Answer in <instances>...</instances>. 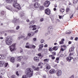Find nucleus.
<instances>
[{
	"label": "nucleus",
	"instance_id": "nucleus-31",
	"mask_svg": "<svg viewBox=\"0 0 78 78\" xmlns=\"http://www.w3.org/2000/svg\"><path fill=\"white\" fill-rule=\"evenodd\" d=\"M8 32H9V33H16V32H15L14 30H9Z\"/></svg>",
	"mask_w": 78,
	"mask_h": 78
},
{
	"label": "nucleus",
	"instance_id": "nucleus-11",
	"mask_svg": "<svg viewBox=\"0 0 78 78\" xmlns=\"http://www.w3.org/2000/svg\"><path fill=\"white\" fill-rule=\"evenodd\" d=\"M34 60L35 62H39V58L38 57H35L34 58Z\"/></svg>",
	"mask_w": 78,
	"mask_h": 78
},
{
	"label": "nucleus",
	"instance_id": "nucleus-1",
	"mask_svg": "<svg viewBox=\"0 0 78 78\" xmlns=\"http://www.w3.org/2000/svg\"><path fill=\"white\" fill-rule=\"evenodd\" d=\"M26 73L27 76L31 77L33 75V71L31 69L28 68L27 69Z\"/></svg>",
	"mask_w": 78,
	"mask_h": 78
},
{
	"label": "nucleus",
	"instance_id": "nucleus-47",
	"mask_svg": "<svg viewBox=\"0 0 78 78\" xmlns=\"http://www.w3.org/2000/svg\"><path fill=\"white\" fill-rule=\"evenodd\" d=\"M25 47L26 48H30V47L28 45L27 46H25Z\"/></svg>",
	"mask_w": 78,
	"mask_h": 78
},
{
	"label": "nucleus",
	"instance_id": "nucleus-35",
	"mask_svg": "<svg viewBox=\"0 0 78 78\" xmlns=\"http://www.w3.org/2000/svg\"><path fill=\"white\" fill-rule=\"evenodd\" d=\"M33 22L32 21L30 22V23H29V25H30V26L32 25H33Z\"/></svg>",
	"mask_w": 78,
	"mask_h": 78
},
{
	"label": "nucleus",
	"instance_id": "nucleus-40",
	"mask_svg": "<svg viewBox=\"0 0 78 78\" xmlns=\"http://www.w3.org/2000/svg\"><path fill=\"white\" fill-rule=\"evenodd\" d=\"M42 64H44V63H43L42 62H40V63H39L38 64V66H41L42 65Z\"/></svg>",
	"mask_w": 78,
	"mask_h": 78
},
{
	"label": "nucleus",
	"instance_id": "nucleus-36",
	"mask_svg": "<svg viewBox=\"0 0 78 78\" xmlns=\"http://www.w3.org/2000/svg\"><path fill=\"white\" fill-rule=\"evenodd\" d=\"M22 78H27V76L26 75H24L23 76Z\"/></svg>",
	"mask_w": 78,
	"mask_h": 78
},
{
	"label": "nucleus",
	"instance_id": "nucleus-27",
	"mask_svg": "<svg viewBox=\"0 0 78 78\" xmlns=\"http://www.w3.org/2000/svg\"><path fill=\"white\" fill-rule=\"evenodd\" d=\"M44 62H48L49 61V59L48 58H46L44 59Z\"/></svg>",
	"mask_w": 78,
	"mask_h": 78
},
{
	"label": "nucleus",
	"instance_id": "nucleus-19",
	"mask_svg": "<svg viewBox=\"0 0 78 78\" xmlns=\"http://www.w3.org/2000/svg\"><path fill=\"white\" fill-rule=\"evenodd\" d=\"M73 58L72 57H68L66 58V59L67 61H71L72 60V59H73Z\"/></svg>",
	"mask_w": 78,
	"mask_h": 78
},
{
	"label": "nucleus",
	"instance_id": "nucleus-14",
	"mask_svg": "<svg viewBox=\"0 0 78 78\" xmlns=\"http://www.w3.org/2000/svg\"><path fill=\"white\" fill-rule=\"evenodd\" d=\"M4 64H5V62H4V61H0V67H3V66Z\"/></svg>",
	"mask_w": 78,
	"mask_h": 78
},
{
	"label": "nucleus",
	"instance_id": "nucleus-29",
	"mask_svg": "<svg viewBox=\"0 0 78 78\" xmlns=\"http://www.w3.org/2000/svg\"><path fill=\"white\" fill-rule=\"evenodd\" d=\"M53 56V55H51L49 56V57L50 58L51 57V59H55V57Z\"/></svg>",
	"mask_w": 78,
	"mask_h": 78
},
{
	"label": "nucleus",
	"instance_id": "nucleus-25",
	"mask_svg": "<svg viewBox=\"0 0 78 78\" xmlns=\"http://www.w3.org/2000/svg\"><path fill=\"white\" fill-rule=\"evenodd\" d=\"M30 38V37L28 36L26 38H24L23 40L24 41H27V40H28V39H29Z\"/></svg>",
	"mask_w": 78,
	"mask_h": 78
},
{
	"label": "nucleus",
	"instance_id": "nucleus-64",
	"mask_svg": "<svg viewBox=\"0 0 78 78\" xmlns=\"http://www.w3.org/2000/svg\"><path fill=\"white\" fill-rule=\"evenodd\" d=\"M70 78H74V76H72Z\"/></svg>",
	"mask_w": 78,
	"mask_h": 78
},
{
	"label": "nucleus",
	"instance_id": "nucleus-9",
	"mask_svg": "<svg viewBox=\"0 0 78 78\" xmlns=\"http://www.w3.org/2000/svg\"><path fill=\"white\" fill-rule=\"evenodd\" d=\"M5 55H0V60H4L5 59Z\"/></svg>",
	"mask_w": 78,
	"mask_h": 78
},
{
	"label": "nucleus",
	"instance_id": "nucleus-53",
	"mask_svg": "<svg viewBox=\"0 0 78 78\" xmlns=\"http://www.w3.org/2000/svg\"><path fill=\"white\" fill-rule=\"evenodd\" d=\"M16 74L17 76H19V73H18V71H17L16 72Z\"/></svg>",
	"mask_w": 78,
	"mask_h": 78
},
{
	"label": "nucleus",
	"instance_id": "nucleus-4",
	"mask_svg": "<svg viewBox=\"0 0 78 78\" xmlns=\"http://www.w3.org/2000/svg\"><path fill=\"white\" fill-rule=\"evenodd\" d=\"M13 6L15 8H17L18 9H20L21 7L20 5L18 3H14L13 4Z\"/></svg>",
	"mask_w": 78,
	"mask_h": 78
},
{
	"label": "nucleus",
	"instance_id": "nucleus-12",
	"mask_svg": "<svg viewBox=\"0 0 78 78\" xmlns=\"http://www.w3.org/2000/svg\"><path fill=\"white\" fill-rule=\"evenodd\" d=\"M48 30L49 33H51L53 31V28L52 27L50 26L48 27Z\"/></svg>",
	"mask_w": 78,
	"mask_h": 78
},
{
	"label": "nucleus",
	"instance_id": "nucleus-13",
	"mask_svg": "<svg viewBox=\"0 0 78 78\" xmlns=\"http://www.w3.org/2000/svg\"><path fill=\"white\" fill-rule=\"evenodd\" d=\"M39 48L38 49L39 51H40V50H41L42 48H43L44 47V45L43 44H41L39 45Z\"/></svg>",
	"mask_w": 78,
	"mask_h": 78
},
{
	"label": "nucleus",
	"instance_id": "nucleus-63",
	"mask_svg": "<svg viewBox=\"0 0 78 78\" xmlns=\"http://www.w3.org/2000/svg\"><path fill=\"white\" fill-rule=\"evenodd\" d=\"M4 33V32H0V34H3Z\"/></svg>",
	"mask_w": 78,
	"mask_h": 78
},
{
	"label": "nucleus",
	"instance_id": "nucleus-8",
	"mask_svg": "<svg viewBox=\"0 0 78 78\" xmlns=\"http://www.w3.org/2000/svg\"><path fill=\"white\" fill-rule=\"evenodd\" d=\"M32 68L34 71H39V67H36L34 66H32Z\"/></svg>",
	"mask_w": 78,
	"mask_h": 78
},
{
	"label": "nucleus",
	"instance_id": "nucleus-20",
	"mask_svg": "<svg viewBox=\"0 0 78 78\" xmlns=\"http://www.w3.org/2000/svg\"><path fill=\"white\" fill-rule=\"evenodd\" d=\"M74 48H75V47H71L69 49V51L71 52L72 51H73V50H74Z\"/></svg>",
	"mask_w": 78,
	"mask_h": 78
},
{
	"label": "nucleus",
	"instance_id": "nucleus-17",
	"mask_svg": "<svg viewBox=\"0 0 78 78\" xmlns=\"http://www.w3.org/2000/svg\"><path fill=\"white\" fill-rule=\"evenodd\" d=\"M10 60L11 62H12L14 63V62H15V58L14 57H12L10 58Z\"/></svg>",
	"mask_w": 78,
	"mask_h": 78
},
{
	"label": "nucleus",
	"instance_id": "nucleus-62",
	"mask_svg": "<svg viewBox=\"0 0 78 78\" xmlns=\"http://www.w3.org/2000/svg\"><path fill=\"white\" fill-rule=\"evenodd\" d=\"M33 48H35L36 46L34 45H32V47Z\"/></svg>",
	"mask_w": 78,
	"mask_h": 78
},
{
	"label": "nucleus",
	"instance_id": "nucleus-24",
	"mask_svg": "<svg viewBox=\"0 0 78 78\" xmlns=\"http://www.w3.org/2000/svg\"><path fill=\"white\" fill-rule=\"evenodd\" d=\"M36 25L33 26L32 30H36Z\"/></svg>",
	"mask_w": 78,
	"mask_h": 78
},
{
	"label": "nucleus",
	"instance_id": "nucleus-44",
	"mask_svg": "<svg viewBox=\"0 0 78 78\" xmlns=\"http://www.w3.org/2000/svg\"><path fill=\"white\" fill-rule=\"evenodd\" d=\"M44 40L43 39H42L41 40V44H42V43H44Z\"/></svg>",
	"mask_w": 78,
	"mask_h": 78
},
{
	"label": "nucleus",
	"instance_id": "nucleus-5",
	"mask_svg": "<svg viewBox=\"0 0 78 78\" xmlns=\"http://www.w3.org/2000/svg\"><path fill=\"white\" fill-rule=\"evenodd\" d=\"M56 74L57 76H60L62 75V71L60 70H58L56 71Z\"/></svg>",
	"mask_w": 78,
	"mask_h": 78
},
{
	"label": "nucleus",
	"instance_id": "nucleus-58",
	"mask_svg": "<svg viewBox=\"0 0 78 78\" xmlns=\"http://www.w3.org/2000/svg\"><path fill=\"white\" fill-rule=\"evenodd\" d=\"M62 56H64V55L63 54H61L59 55V57H62Z\"/></svg>",
	"mask_w": 78,
	"mask_h": 78
},
{
	"label": "nucleus",
	"instance_id": "nucleus-23",
	"mask_svg": "<svg viewBox=\"0 0 78 78\" xmlns=\"http://www.w3.org/2000/svg\"><path fill=\"white\" fill-rule=\"evenodd\" d=\"M44 9V7L43 5H41L40 6V10H43Z\"/></svg>",
	"mask_w": 78,
	"mask_h": 78
},
{
	"label": "nucleus",
	"instance_id": "nucleus-22",
	"mask_svg": "<svg viewBox=\"0 0 78 78\" xmlns=\"http://www.w3.org/2000/svg\"><path fill=\"white\" fill-rule=\"evenodd\" d=\"M61 48H63L64 50L66 49V48L67 46L65 45H64L63 46H61Z\"/></svg>",
	"mask_w": 78,
	"mask_h": 78
},
{
	"label": "nucleus",
	"instance_id": "nucleus-61",
	"mask_svg": "<svg viewBox=\"0 0 78 78\" xmlns=\"http://www.w3.org/2000/svg\"><path fill=\"white\" fill-rule=\"evenodd\" d=\"M29 28H30V30H31V29H33V26H31L30 27H29Z\"/></svg>",
	"mask_w": 78,
	"mask_h": 78
},
{
	"label": "nucleus",
	"instance_id": "nucleus-18",
	"mask_svg": "<svg viewBox=\"0 0 78 78\" xmlns=\"http://www.w3.org/2000/svg\"><path fill=\"white\" fill-rule=\"evenodd\" d=\"M50 65L49 64H46V68L47 69H48V70H49V69H50Z\"/></svg>",
	"mask_w": 78,
	"mask_h": 78
},
{
	"label": "nucleus",
	"instance_id": "nucleus-26",
	"mask_svg": "<svg viewBox=\"0 0 78 78\" xmlns=\"http://www.w3.org/2000/svg\"><path fill=\"white\" fill-rule=\"evenodd\" d=\"M1 75H3L5 73V70H2L1 72Z\"/></svg>",
	"mask_w": 78,
	"mask_h": 78
},
{
	"label": "nucleus",
	"instance_id": "nucleus-56",
	"mask_svg": "<svg viewBox=\"0 0 78 78\" xmlns=\"http://www.w3.org/2000/svg\"><path fill=\"white\" fill-rule=\"evenodd\" d=\"M64 48H61V51H64Z\"/></svg>",
	"mask_w": 78,
	"mask_h": 78
},
{
	"label": "nucleus",
	"instance_id": "nucleus-37",
	"mask_svg": "<svg viewBox=\"0 0 78 78\" xmlns=\"http://www.w3.org/2000/svg\"><path fill=\"white\" fill-rule=\"evenodd\" d=\"M53 49L54 50H57V47L55 46L53 48Z\"/></svg>",
	"mask_w": 78,
	"mask_h": 78
},
{
	"label": "nucleus",
	"instance_id": "nucleus-7",
	"mask_svg": "<svg viewBox=\"0 0 78 78\" xmlns=\"http://www.w3.org/2000/svg\"><path fill=\"white\" fill-rule=\"evenodd\" d=\"M45 12L46 14L47 15H50V10L48 8L45 11Z\"/></svg>",
	"mask_w": 78,
	"mask_h": 78
},
{
	"label": "nucleus",
	"instance_id": "nucleus-50",
	"mask_svg": "<svg viewBox=\"0 0 78 78\" xmlns=\"http://www.w3.org/2000/svg\"><path fill=\"white\" fill-rule=\"evenodd\" d=\"M19 28H20V27L19 26H17L16 27V30H19Z\"/></svg>",
	"mask_w": 78,
	"mask_h": 78
},
{
	"label": "nucleus",
	"instance_id": "nucleus-10",
	"mask_svg": "<svg viewBox=\"0 0 78 78\" xmlns=\"http://www.w3.org/2000/svg\"><path fill=\"white\" fill-rule=\"evenodd\" d=\"M34 6L35 8H38L41 6V5L39 3L36 2L34 4Z\"/></svg>",
	"mask_w": 78,
	"mask_h": 78
},
{
	"label": "nucleus",
	"instance_id": "nucleus-54",
	"mask_svg": "<svg viewBox=\"0 0 78 78\" xmlns=\"http://www.w3.org/2000/svg\"><path fill=\"white\" fill-rule=\"evenodd\" d=\"M29 46L30 47V48H32L33 45H32L31 44H29Z\"/></svg>",
	"mask_w": 78,
	"mask_h": 78
},
{
	"label": "nucleus",
	"instance_id": "nucleus-49",
	"mask_svg": "<svg viewBox=\"0 0 78 78\" xmlns=\"http://www.w3.org/2000/svg\"><path fill=\"white\" fill-rule=\"evenodd\" d=\"M73 14L72 15H70V19H72L73 17Z\"/></svg>",
	"mask_w": 78,
	"mask_h": 78
},
{
	"label": "nucleus",
	"instance_id": "nucleus-55",
	"mask_svg": "<svg viewBox=\"0 0 78 78\" xmlns=\"http://www.w3.org/2000/svg\"><path fill=\"white\" fill-rule=\"evenodd\" d=\"M38 30H35L34 31V33H38Z\"/></svg>",
	"mask_w": 78,
	"mask_h": 78
},
{
	"label": "nucleus",
	"instance_id": "nucleus-57",
	"mask_svg": "<svg viewBox=\"0 0 78 78\" xmlns=\"http://www.w3.org/2000/svg\"><path fill=\"white\" fill-rule=\"evenodd\" d=\"M14 2H15V3H17V0H14Z\"/></svg>",
	"mask_w": 78,
	"mask_h": 78
},
{
	"label": "nucleus",
	"instance_id": "nucleus-46",
	"mask_svg": "<svg viewBox=\"0 0 78 78\" xmlns=\"http://www.w3.org/2000/svg\"><path fill=\"white\" fill-rule=\"evenodd\" d=\"M43 21H44V18H42L40 19V22H43Z\"/></svg>",
	"mask_w": 78,
	"mask_h": 78
},
{
	"label": "nucleus",
	"instance_id": "nucleus-42",
	"mask_svg": "<svg viewBox=\"0 0 78 78\" xmlns=\"http://www.w3.org/2000/svg\"><path fill=\"white\" fill-rule=\"evenodd\" d=\"M4 14H5V12H4L3 11H2L1 12V15H4Z\"/></svg>",
	"mask_w": 78,
	"mask_h": 78
},
{
	"label": "nucleus",
	"instance_id": "nucleus-2",
	"mask_svg": "<svg viewBox=\"0 0 78 78\" xmlns=\"http://www.w3.org/2000/svg\"><path fill=\"white\" fill-rule=\"evenodd\" d=\"M12 40L11 38H8L5 40V43L6 45H11L12 44Z\"/></svg>",
	"mask_w": 78,
	"mask_h": 78
},
{
	"label": "nucleus",
	"instance_id": "nucleus-52",
	"mask_svg": "<svg viewBox=\"0 0 78 78\" xmlns=\"http://www.w3.org/2000/svg\"><path fill=\"white\" fill-rule=\"evenodd\" d=\"M73 53H70L69 54V56H72V55H73Z\"/></svg>",
	"mask_w": 78,
	"mask_h": 78
},
{
	"label": "nucleus",
	"instance_id": "nucleus-60",
	"mask_svg": "<svg viewBox=\"0 0 78 78\" xmlns=\"http://www.w3.org/2000/svg\"><path fill=\"white\" fill-rule=\"evenodd\" d=\"M30 44H29V43H26V46H27L28 45H29Z\"/></svg>",
	"mask_w": 78,
	"mask_h": 78
},
{
	"label": "nucleus",
	"instance_id": "nucleus-33",
	"mask_svg": "<svg viewBox=\"0 0 78 78\" xmlns=\"http://www.w3.org/2000/svg\"><path fill=\"white\" fill-rule=\"evenodd\" d=\"M30 33V34H31V36H33L34 35V33L33 32H29Z\"/></svg>",
	"mask_w": 78,
	"mask_h": 78
},
{
	"label": "nucleus",
	"instance_id": "nucleus-30",
	"mask_svg": "<svg viewBox=\"0 0 78 78\" xmlns=\"http://www.w3.org/2000/svg\"><path fill=\"white\" fill-rule=\"evenodd\" d=\"M64 11H65V10L64 9H61L60 10V11L61 12H64Z\"/></svg>",
	"mask_w": 78,
	"mask_h": 78
},
{
	"label": "nucleus",
	"instance_id": "nucleus-28",
	"mask_svg": "<svg viewBox=\"0 0 78 78\" xmlns=\"http://www.w3.org/2000/svg\"><path fill=\"white\" fill-rule=\"evenodd\" d=\"M52 54L53 55V56H56V52L54 51L51 52Z\"/></svg>",
	"mask_w": 78,
	"mask_h": 78
},
{
	"label": "nucleus",
	"instance_id": "nucleus-32",
	"mask_svg": "<svg viewBox=\"0 0 78 78\" xmlns=\"http://www.w3.org/2000/svg\"><path fill=\"white\" fill-rule=\"evenodd\" d=\"M73 3H74V4H75L77 3V2H78L77 0H73Z\"/></svg>",
	"mask_w": 78,
	"mask_h": 78
},
{
	"label": "nucleus",
	"instance_id": "nucleus-38",
	"mask_svg": "<svg viewBox=\"0 0 78 78\" xmlns=\"http://www.w3.org/2000/svg\"><path fill=\"white\" fill-rule=\"evenodd\" d=\"M11 78H16V76L14 75H13L11 76L10 77Z\"/></svg>",
	"mask_w": 78,
	"mask_h": 78
},
{
	"label": "nucleus",
	"instance_id": "nucleus-3",
	"mask_svg": "<svg viewBox=\"0 0 78 78\" xmlns=\"http://www.w3.org/2000/svg\"><path fill=\"white\" fill-rule=\"evenodd\" d=\"M10 50L11 51H13L16 50V44H13L9 46Z\"/></svg>",
	"mask_w": 78,
	"mask_h": 78
},
{
	"label": "nucleus",
	"instance_id": "nucleus-15",
	"mask_svg": "<svg viewBox=\"0 0 78 78\" xmlns=\"http://www.w3.org/2000/svg\"><path fill=\"white\" fill-rule=\"evenodd\" d=\"M6 9H8V10H9V11H12V10H13V9L12 8V7L11 6H9L8 7H6Z\"/></svg>",
	"mask_w": 78,
	"mask_h": 78
},
{
	"label": "nucleus",
	"instance_id": "nucleus-51",
	"mask_svg": "<svg viewBox=\"0 0 78 78\" xmlns=\"http://www.w3.org/2000/svg\"><path fill=\"white\" fill-rule=\"evenodd\" d=\"M25 36L23 35H22L21 36H20L21 38H24V39L25 38Z\"/></svg>",
	"mask_w": 78,
	"mask_h": 78
},
{
	"label": "nucleus",
	"instance_id": "nucleus-34",
	"mask_svg": "<svg viewBox=\"0 0 78 78\" xmlns=\"http://www.w3.org/2000/svg\"><path fill=\"white\" fill-rule=\"evenodd\" d=\"M17 61L18 62H20L21 61V59L18 57L17 59Z\"/></svg>",
	"mask_w": 78,
	"mask_h": 78
},
{
	"label": "nucleus",
	"instance_id": "nucleus-21",
	"mask_svg": "<svg viewBox=\"0 0 78 78\" xmlns=\"http://www.w3.org/2000/svg\"><path fill=\"white\" fill-rule=\"evenodd\" d=\"M6 2L8 3H11L12 2V0H5Z\"/></svg>",
	"mask_w": 78,
	"mask_h": 78
},
{
	"label": "nucleus",
	"instance_id": "nucleus-43",
	"mask_svg": "<svg viewBox=\"0 0 78 78\" xmlns=\"http://www.w3.org/2000/svg\"><path fill=\"white\" fill-rule=\"evenodd\" d=\"M69 10H70V9H69V8H67L66 9V12H68V11H69Z\"/></svg>",
	"mask_w": 78,
	"mask_h": 78
},
{
	"label": "nucleus",
	"instance_id": "nucleus-41",
	"mask_svg": "<svg viewBox=\"0 0 78 78\" xmlns=\"http://www.w3.org/2000/svg\"><path fill=\"white\" fill-rule=\"evenodd\" d=\"M8 65V63H5V66L6 67H7V66Z\"/></svg>",
	"mask_w": 78,
	"mask_h": 78
},
{
	"label": "nucleus",
	"instance_id": "nucleus-48",
	"mask_svg": "<svg viewBox=\"0 0 78 78\" xmlns=\"http://www.w3.org/2000/svg\"><path fill=\"white\" fill-rule=\"evenodd\" d=\"M27 36H29V37H30V36H31V33H28V34H27Z\"/></svg>",
	"mask_w": 78,
	"mask_h": 78
},
{
	"label": "nucleus",
	"instance_id": "nucleus-16",
	"mask_svg": "<svg viewBox=\"0 0 78 78\" xmlns=\"http://www.w3.org/2000/svg\"><path fill=\"white\" fill-rule=\"evenodd\" d=\"M55 72L56 71L54 69H52L49 71V73H50L53 74L54 73H55Z\"/></svg>",
	"mask_w": 78,
	"mask_h": 78
},
{
	"label": "nucleus",
	"instance_id": "nucleus-6",
	"mask_svg": "<svg viewBox=\"0 0 78 78\" xmlns=\"http://www.w3.org/2000/svg\"><path fill=\"white\" fill-rule=\"evenodd\" d=\"M50 4V2L48 1H46L44 4V5L45 7H48Z\"/></svg>",
	"mask_w": 78,
	"mask_h": 78
},
{
	"label": "nucleus",
	"instance_id": "nucleus-59",
	"mask_svg": "<svg viewBox=\"0 0 78 78\" xmlns=\"http://www.w3.org/2000/svg\"><path fill=\"white\" fill-rule=\"evenodd\" d=\"M38 0H32L33 2H36V1H37Z\"/></svg>",
	"mask_w": 78,
	"mask_h": 78
},
{
	"label": "nucleus",
	"instance_id": "nucleus-39",
	"mask_svg": "<svg viewBox=\"0 0 78 78\" xmlns=\"http://www.w3.org/2000/svg\"><path fill=\"white\" fill-rule=\"evenodd\" d=\"M52 50H53V48H49V51H52Z\"/></svg>",
	"mask_w": 78,
	"mask_h": 78
},
{
	"label": "nucleus",
	"instance_id": "nucleus-45",
	"mask_svg": "<svg viewBox=\"0 0 78 78\" xmlns=\"http://www.w3.org/2000/svg\"><path fill=\"white\" fill-rule=\"evenodd\" d=\"M64 43V42L63 41H61L60 42H59V44H62Z\"/></svg>",
	"mask_w": 78,
	"mask_h": 78
}]
</instances>
